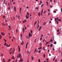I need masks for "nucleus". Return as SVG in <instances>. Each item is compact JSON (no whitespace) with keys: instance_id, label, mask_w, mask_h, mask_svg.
<instances>
[{"instance_id":"obj_1","label":"nucleus","mask_w":62,"mask_h":62,"mask_svg":"<svg viewBox=\"0 0 62 62\" xmlns=\"http://www.w3.org/2000/svg\"><path fill=\"white\" fill-rule=\"evenodd\" d=\"M20 57H21V54L19 53V55H18L17 56V58H20Z\"/></svg>"},{"instance_id":"obj_2","label":"nucleus","mask_w":62,"mask_h":62,"mask_svg":"<svg viewBox=\"0 0 62 62\" xmlns=\"http://www.w3.org/2000/svg\"><path fill=\"white\" fill-rule=\"evenodd\" d=\"M18 48L19 52H20V46H18Z\"/></svg>"},{"instance_id":"obj_3","label":"nucleus","mask_w":62,"mask_h":62,"mask_svg":"<svg viewBox=\"0 0 62 62\" xmlns=\"http://www.w3.org/2000/svg\"><path fill=\"white\" fill-rule=\"evenodd\" d=\"M14 9L15 11H16V7H15V6L14 7Z\"/></svg>"},{"instance_id":"obj_4","label":"nucleus","mask_w":62,"mask_h":62,"mask_svg":"<svg viewBox=\"0 0 62 62\" xmlns=\"http://www.w3.org/2000/svg\"><path fill=\"white\" fill-rule=\"evenodd\" d=\"M43 9L42 10V11L41 12V16H42V13H43Z\"/></svg>"},{"instance_id":"obj_5","label":"nucleus","mask_w":62,"mask_h":62,"mask_svg":"<svg viewBox=\"0 0 62 62\" xmlns=\"http://www.w3.org/2000/svg\"><path fill=\"white\" fill-rule=\"evenodd\" d=\"M56 20H58V17H57L56 18H55V21H56Z\"/></svg>"},{"instance_id":"obj_6","label":"nucleus","mask_w":62,"mask_h":62,"mask_svg":"<svg viewBox=\"0 0 62 62\" xmlns=\"http://www.w3.org/2000/svg\"><path fill=\"white\" fill-rule=\"evenodd\" d=\"M41 28H42V27H39V31H40V30H41Z\"/></svg>"},{"instance_id":"obj_7","label":"nucleus","mask_w":62,"mask_h":62,"mask_svg":"<svg viewBox=\"0 0 62 62\" xmlns=\"http://www.w3.org/2000/svg\"><path fill=\"white\" fill-rule=\"evenodd\" d=\"M20 58L21 59V60H20V61H21V62H22V61H23V59H22L21 58Z\"/></svg>"},{"instance_id":"obj_8","label":"nucleus","mask_w":62,"mask_h":62,"mask_svg":"<svg viewBox=\"0 0 62 62\" xmlns=\"http://www.w3.org/2000/svg\"><path fill=\"white\" fill-rule=\"evenodd\" d=\"M26 22V20H24L23 21V23H24L25 22Z\"/></svg>"},{"instance_id":"obj_9","label":"nucleus","mask_w":62,"mask_h":62,"mask_svg":"<svg viewBox=\"0 0 62 62\" xmlns=\"http://www.w3.org/2000/svg\"><path fill=\"white\" fill-rule=\"evenodd\" d=\"M1 34L3 36H4L5 35V34H4V33L2 32L1 33Z\"/></svg>"},{"instance_id":"obj_10","label":"nucleus","mask_w":62,"mask_h":62,"mask_svg":"<svg viewBox=\"0 0 62 62\" xmlns=\"http://www.w3.org/2000/svg\"><path fill=\"white\" fill-rule=\"evenodd\" d=\"M23 43H24V42H23V41H22L21 43V45H23Z\"/></svg>"},{"instance_id":"obj_11","label":"nucleus","mask_w":62,"mask_h":62,"mask_svg":"<svg viewBox=\"0 0 62 62\" xmlns=\"http://www.w3.org/2000/svg\"><path fill=\"white\" fill-rule=\"evenodd\" d=\"M26 19H28V15H27L26 16Z\"/></svg>"},{"instance_id":"obj_12","label":"nucleus","mask_w":62,"mask_h":62,"mask_svg":"<svg viewBox=\"0 0 62 62\" xmlns=\"http://www.w3.org/2000/svg\"><path fill=\"white\" fill-rule=\"evenodd\" d=\"M56 58V57H55L53 58V61H54V60L55 59V58Z\"/></svg>"},{"instance_id":"obj_13","label":"nucleus","mask_w":62,"mask_h":62,"mask_svg":"<svg viewBox=\"0 0 62 62\" xmlns=\"http://www.w3.org/2000/svg\"><path fill=\"white\" fill-rule=\"evenodd\" d=\"M6 46H7V47H9V46H10V45H9L8 46V45L7 44L6 45Z\"/></svg>"},{"instance_id":"obj_14","label":"nucleus","mask_w":62,"mask_h":62,"mask_svg":"<svg viewBox=\"0 0 62 62\" xmlns=\"http://www.w3.org/2000/svg\"><path fill=\"white\" fill-rule=\"evenodd\" d=\"M53 45V44H50V47H52V46Z\"/></svg>"},{"instance_id":"obj_15","label":"nucleus","mask_w":62,"mask_h":62,"mask_svg":"<svg viewBox=\"0 0 62 62\" xmlns=\"http://www.w3.org/2000/svg\"><path fill=\"white\" fill-rule=\"evenodd\" d=\"M54 44H56V42L55 41L54 42Z\"/></svg>"},{"instance_id":"obj_16","label":"nucleus","mask_w":62,"mask_h":62,"mask_svg":"<svg viewBox=\"0 0 62 62\" xmlns=\"http://www.w3.org/2000/svg\"><path fill=\"white\" fill-rule=\"evenodd\" d=\"M42 48L41 47H39L38 48V50H39V49H41Z\"/></svg>"},{"instance_id":"obj_17","label":"nucleus","mask_w":62,"mask_h":62,"mask_svg":"<svg viewBox=\"0 0 62 62\" xmlns=\"http://www.w3.org/2000/svg\"><path fill=\"white\" fill-rule=\"evenodd\" d=\"M20 38H22V34L21 33L20 34Z\"/></svg>"},{"instance_id":"obj_18","label":"nucleus","mask_w":62,"mask_h":62,"mask_svg":"<svg viewBox=\"0 0 62 62\" xmlns=\"http://www.w3.org/2000/svg\"><path fill=\"white\" fill-rule=\"evenodd\" d=\"M57 32H58V33L59 32V29H58L57 31Z\"/></svg>"},{"instance_id":"obj_19","label":"nucleus","mask_w":62,"mask_h":62,"mask_svg":"<svg viewBox=\"0 0 62 62\" xmlns=\"http://www.w3.org/2000/svg\"><path fill=\"white\" fill-rule=\"evenodd\" d=\"M52 41H53V40L51 39L50 40V42H52Z\"/></svg>"},{"instance_id":"obj_20","label":"nucleus","mask_w":62,"mask_h":62,"mask_svg":"<svg viewBox=\"0 0 62 62\" xmlns=\"http://www.w3.org/2000/svg\"><path fill=\"white\" fill-rule=\"evenodd\" d=\"M31 58H32V60H33V58H34V57H33V56H32L31 57Z\"/></svg>"},{"instance_id":"obj_21","label":"nucleus","mask_w":62,"mask_h":62,"mask_svg":"<svg viewBox=\"0 0 62 62\" xmlns=\"http://www.w3.org/2000/svg\"><path fill=\"white\" fill-rule=\"evenodd\" d=\"M39 24H38L37 27V28H39Z\"/></svg>"},{"instance_id":"obj_22","label":"nucleus","mask_w":62,"mask_h":62,"mask_svg":"<svg viewBox=\"0 0 62 62\" xmlns=\"http://www.w3.org/2000/svg\"><path fill=\"white\" fill-rule=\"evenodd\" d=\"M43 57L44 58L45 57V54H44L43 55Z\"/></svg>"},{"instance_id":"obj_23","label":"nucleus","mask_w":62,"mask_h":62,"mask_svg":"<svg viewBox=\"0 0 62 62\" xmlns=\"http://www.w3.org/2000/svg\"><path fill=\"white\" fill-rule=\"evenodd\" d=\"M45 24H46V22H45L43 24V25H45Z\"/></svg>"},{"instance_id":"obj_24","label":"nucleus","mask_w":62,"mask_h":62,"mask_svg":"<svg viewBox=\"0 0 62 62\" xmlns=\"http://www.w3.org/2000/svg\"><path fill=\"white\" fill-rule=\"evenodd\" d=\"M43 49L44 51H45V48H44V47H43Z\"/></svg>"},{"instance_id":"obj_25","label":"nucleus","mask_w":62,"mask_h":62,"mask_svg":"<svg viewBox=\"0 0 62 62\" xmlns=\"http://www.w3.org/2000/svg\"><path fill=\"white\" fill-rule=\"evenodd\" d=\"M17 17V18L19 19V18H20V16L19 15H18Z\"/></svg>"},{"instance_id":"obj_26","label":"nucleus","mask_w":62,"mask_h":62,"mask_svg":"<svg viewBox=\"0 0 62 62\" xmlns=\"http://www.w3.org/2000/svg\"><path fill=\"white\" fill-rule=\"evenodd\" d=\"M46 4H47V5L48 6V2L46 1Z\"/></svg>"},{"instance_id":"obj_27","label":"nucleus","mask_w":62,"mask_h":62,"mask_svg":"<svg viewBox=\"0 0 62 62\" xmlns=\"http://www.w3.org/2000/svg\"><path fill=\"white\" fill-rule=\"evenodd\" d=\"M22 9V8L21 7L20 8L19 10L20 11H21V10Z\"/></svg>"},{"instance_id":"obj_28","label":"nucleus","mask_w":62,"mask_h":62,"mask_svg":"<svg viewBox=\"0 0 62 62\" xmlns=\"http://www.w3.org/2000/svg\"><path fill=\"white\" fill-rule=\"evenodd\" d=\"M36 51H37V48H36V49H35V53H36Z\"/></svg>"},{"instance_id":"obj_29","label":"nucleus","mask_w":62,"mask_h":62,"mask_svg":"<svg viewBox=\"0 0 62 62\" xmlns=\"http://www.w3.org/2000/svg\"><path fill=\"white\" fill-rule=\"evenodd\" d=\"M15 59V58H14V57L13 56L12 57V59Z\"/></svg>"},{"instance_id":"obj_30","label":"nucleus","mask_w":62,"mask_h":62,"mask_svg":"<svg viewBox=\"0 0 62 62\" xmlns=\"http://www.w3.org/2000/svg\"><path fill=\"white\" fill-rule=\"evenodd\" d=\"M31 36H32V34H31L29 36V37H31Z\"/></svg>"},{"instance_id":"obj_31","label":"nucleus","mask_w":62,"mask_h":62,"mask_svg":"<svg viewBox=\"0 0 62 62\" xmlns=\"http://www.w3.org/2000/svg\"><path fill=\"white\" fill-rule=\"evenodd\" d=\"M10 7H8V9H10Z\"/></svg>"},{"instance_id":"obj_32","label":"nucleus","mask_w":62,"mask_h":62,"mask_svg":"<svg viewBox=\"0 0 62 62\" xmlns=\"http://www.w3.org/2000/svg\"><path fill=\"white\" fill-rule=\"evenodd\" d=\"M4 39V41H5V42H7V41H6V39Z\"/></svg>"},{"instance_id":"obj_33","label":"nucleus","mask_w":62,"mask_h":62,"mask_svg":"<svg viewBox=\"0 0 62 62\" xmlns=\"http://www.w3.org/2000/svg\"><path fill=\"white\" fill-rule=\"evenodd\" d=\"M27 14L29 16V13H28V12L27 13Z\"/></svg>"},{"instance_id":"obj_34","label":"nucleus","mask_w":62,"mask_h":62,"mask_svg":"<svg viewBox=\"0 0 62 62\" xmlns=\"http://www.w3.org/2000/svg\"><path fill=\"white\" fill-rule=\"evenodd\" d=\"M27 45H26V49H27Z\"/></svg>"},{"instance_id":"obj_35","label":"nucleus","mask_w":62,"mask_h":62,"mask_svg":"<svg viewBox=\"0 0 62 62\" xmlns=\"http://www.w3.org/2000/svg\"><path fill=\"white\" fill-rule=\"evenodd\" d=\"M52 7H53V6H52V5H51L50 6V7L51 8H52Z\"/></svg>"},{"instance_id":"obj_36","label":"nucleus","mask_w":62,"mask_h":62,"mask_svg":"<svg viewBox=\"0 0 62 62\" xmlns=\"http://www.w3.org/2000/svg\"><path fill=\"white\" fill-rule=\"evenodd\" d=\"M60 34V33H58L57 34V35H58Z\"/></svg>"},{"instance_id":"obj_37","label":"nucleus","mask_w":62,"mask_h":62,"mask_svg":"<svg viewBox=\"0 0 62 62\" xmlns=\"http://www.w3.org/2000/svg\"><path fill=\"white\" fill-rule=\"evenodd\" d=\"M61 19H58V21H61Z\"/></svg>"},{"instance_id":"obj_38","label":"nucleus","mask_w":62,"mask_h":62,"mask_svg":"<svg viewBox=\"0 0 62 62\" xmlns=\"http://www.w3.org/2000/svg\"><path fill=\"white\" fill-rule=\"evenodd\" d=\"M37 21H36L34 23L35 25L36 24V23H37Z\"/></svg>"},{"instance_id":"obj_39","label":"nucleus","mask_w":62,"mask_h":62,"mask_svg":"<svg viewBox=\"0 0 62 62\" xmlns=\"http://www.w3.org/2000/svg\"><path fill=\"white\" fill-rule=\"evenodd\" d=\"M37 40V38H36L35 39V40L34 41V42H36V40Z\"/></svg>"},{"instance_id":"obj_40","label":"nucleus","mask_w":62,"mask_h":62,"mask_svg":"<svg viewBox=\"0 0 62 62\" xmlns=\"http://www.w3.org/2000/svg\"><path fill=\"white\" fill-rule=\"evenodd\" d=\"M38 60H39V62H40V59H39Z\"/></svg>"},{"instance_id":"obj_41","label":"nucleus","mask_w":62,"mask_h":62,"mask_svg":"<svg viewBox=\"0 0 62 62\" xmlns=\"http://www.w3.org/2000/svg\"><path fill=\"white\" fill-rule=\"evenodd\" d=\"M17 29H16V33H17V31H18Z\"/></svg>"},{"instance_id":"obj_42","label":"nucleus","mask_w":62,"mask_h":62,"mask_svg":"<svg viewBox=\"0 0 62 62\" xmlns=\"http://www.w3.org/2000/svg\"><path fill=\"white\" fill-rule=\"evenodd\" d=\"M40 13H39L38 14V15L39 16H40Z\"/></svg>"},{"instance_id":"obj_43","label":"nucleus","mask_w":62,"mask_h":62,"mask_svg":"<svg viewBox=\"0 0 62 62\" xmlns=\"http://www.w3.org/2000/svg\"><path fill=\"white\" fill-rule=\"evenodd\" d=\"M31 34L32 33V30H31Z\"/></svg>"},{"instance_id":"obj_44","label":"nucleus","mask_w":62,"mask_h":62,"mask_svg":"<svg viewBox=\"0 0 62 62\" xmlns=\"http://www.w3.org/2000/svg\"><path fill=\"white\" fill-rule=\"evenodd\" d=\"M3 61L4 62H5V60L4 59L3 60Z\"/></svg>"},{"instance_id":"obj_45","label":"nucleus","mask_w":62,"mask_h":62,"mask_svg":"<svg viewBox=\"0 0 62 62\" xmlns=\"http://www.w3.org/2000/svg\"><path fill=\"white\" fill-rule=\"evenodd\" d=\"M41 37H43V34H41Z\"/></svg>"},{"instance_id":"obj_46","label":"nucleus","mask_w":62,"mask_h":62,"mask_svg":"<svg viewBox=\"0 0 62 62\" xmlns=\"http://www.w3.org/2000/svg\"><path fill=\"white\" fill-rule=\"evenodd\" d=\"M57 60H55V62H57Z\"/></svg>"},{"instance_id":"obj_47","label":"nucleus","mask_w":62,"mask_h":62,"mask_svg":"<svg viewBox=\"0 0 62 62\" xmlns=\"http://www.w3.org/2000/svg\"><path fill=\"white\" fill-rule=\"evenodd\" d=\"M48 43H49V42H46V44H48Z\"/></svg>"},{"instance_id":"obj_48","label":"nucleus","mask_w":62,"mask_h":62,"mask_svg":"<svg viewBox=\"0 0 62 62\" xmlns=\"http://www.w3.org/2000/svg\"><path fill=\"white\" fill-rule=\"evenodd\" d=\"M54 13H56V12L55 11H54Z\"/></svg>"},{"instance_id":"obj_49","label":"nucleus","mask_w":62,"mask_h":62,"mask_svg":"<svg viewBox=\"0 0 62 62\" xmlns=\"http://www.w3.org/2000/svg\"><path fill=\"white\" fill-rule=\"evenodd\" d=\"M56 22L57 24H58V21H57V20L56 21Z\"/></svg>"},{"instance_id":"obj_50","label":"nucleus","mask_w":62,"mask_h":62,"mask_svg":"<svg viewBox=\"0 0 62 62\" xmlns=\"http://www.w3.org/2000/svg\"><path fill=\"white\" fill-rule=\"evenodd\" d=\"M42 37H41V38L40 39V40H41V39H42Z\"/></svg>"},{"instance_id":"obj_51","label":"nucleus","mask_w":62,"mask_h":62,"mask_svg":"<svg viewBox=\"0 0 62 62\" xmlns=\"http://www.w3.org/2000/svg\"><path fill=\"white\" fill-rule=\"evenodd\" d=\"M40 3H41H41H42V1H40Z\"/></svg>"},{"instance_id":"obj_52","label":"nucleus","mask_w":62,"mask_h":62,"mask_svg":"<svg viewBox=\"0 0 62 62\" xmlns=\"http://www.w3.org/2000/svg\"><path fill=\"white\" fill-rule=\"evenodd\" d=\"M43 4H42V5H41V7H43Z\"/></svg>"},{"instance_id":"obj_53","label":"nucleus","mask_w":62,"mask_h":62,"mask_svg":"<svg viewBox=\"0 0 62 62\" xmlns=\"http://www.w3.org/2000/svg\"><path fill=\"white\" fill-rule=\"evenodd\" d=\"M46 60H47V61H48V60H49V59H48V58L47 59H46Z\"/></svg>"},{"instance_id":"obj_54","label":"nucleus","mask_w":62,"mask_h":62,"mask_svg":"<svg viewBox=\"0 0 62 62\" xmlns=\"http://www.w3.org/2000/svg\"><path fill=\"white\" fill-rule=\"evenodd\" d=\"M31 35V34H30V33H29V35Z\"/></svg>"},{"instance_id":"obj_55","label":"nucleus","mask_w":62,"mask_h":62,"mask_svg":"<svg viewBox=\"0 0 62 62\" xmlns=\"http://www.w3.org/2000/svg\"><path fill=\"white\" fill-rule=\"evenodd\" d=\"M24 30V28L23 27V31Z\"/></svg>"},{"instance_id":"obj_56","label":"nucleus","mask_w":62,"mask_h":62,"mask_svg":"<svg viewBox=\"0 0 62 62\" xmlns=\"http://www.w3.org/2000/svg\"><path fill=\"white\" fill-rule=\"evenodd\" d=\"M51 21H52V20H53V19H52V18H51Z\"/></svg>"},{"instance_id":"obj_57","label":"nucleus","mask_w":62,"mask_h":62,"mask_svg":"<svg viewBox=\"0 0 62 62\" xmlns=\"http://www.w3.org/2000/svg\"><path fill=\"white\" fill-rule=\"evenodd\" d=\"M13 4H14L15 5V2H14L13 3Z\"/></svg>"},{"instance_id":"obj_58","label":"nucleus","mask_w":62,"mask_h":62,"mask_svg":"<svg viewBox=\"0 0 62 62\" xmlns=\"http://www.w3.org/2000/svg\"><path fill=\"white\" fill-rule=\"evenodd\" d=\"M61 12H62V8H61Z\"/></svg>"},{"instance_id":"obj_59","label":"nucleus","mask_w":62,"mask_h":62,"mask_svg":"<svg viewBox=\"0 0 62 62\" xmlns=\"http://www.w3.org/2000/svg\"><path fill=\"white\" fill-rule=\"evenodd\" d=\"M20 39L21 40H22V38H20Z\"/></svg>"},{"instance_id":"obj_60","label":"nucleus","mask_w":62,"mask_h":62,"mask_svg":"<svg viewBox=\"0 0 62 62\" xmlns=\"http://www.w3.org/2000/svg\"><path fill=\"white\" fill-rule=\"evenodd\" d=\"M38 52L39 53H40V50L39 51V52Z\"/></svg>"},{"instance_id":"obj_61","label":"nucleus","mask_w":62,"mask_h":62,"mask_svg":"<svg viewBox=\"0 0 62 62\" xmlns=\"http://www.w3.org/2000/svg\"><path fill=\"white\" fill-rule=\"evenodd\" d=\"M40 46H41V43H40Z\"/></svg>"},{"instance_id":"obj_62","label":"nucleus","mask_w":62,"mask_h":62,"mask_svg":"<svg viewBox=\"0 0 62 62\" xmlns=\"http://www.w3.org/2000/svg\"><path fill=\"white\" fill-rule=\"evenodd\" d=\"M1 55L2 56H3V54H1Z\"/></svg>"},{"instance_id":"obj_63","label":"nucleus","mask_w":62,"mask_h":62,"mask_svg":"<svg viewBox=\"0 0 62 62\" xmlns=\"http://www.w3.org/2000/svg\"><path fill=\"white\" fill-rule=\"evenodd\" d=\"M36 9H38V7H36Z\"/></svg>"},{"instance_id":"obj_64","label":"nucleus","mask_w":62,"mask_h":62,"mask_svg":"<svg viewBox=\"0 0 62 62\" xmlns=\"http://www.w3.org/2000/svg\"><path fill=\"white\" fill-rule=\"evenodd\" d=\"M3 18H5V16H3Z\"/></svg>"}]
</instances>
